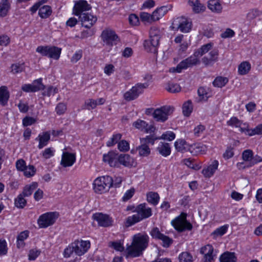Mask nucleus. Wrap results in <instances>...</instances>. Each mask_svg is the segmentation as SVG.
<instances>
[{
  "label": "nucleus",
  "mask_w": 262,
  "mask_h": 262,
  "mask_svg": "<svg viewBox=\"0 0 262 262\" xmlns=\"http://www.w3.org/2000/svg\"><path fill=\"white\" fill-rule=\"evenodd\" d=\"M76 160L75 154L64 152L63 153L60 164L64 167L73 165Z\"/></svg>",
  "instance_id": "obj_21"
},
{
  "label": "nucleus",
  "mask_w": 262,
  "mask_h": 262,
  "mask_svg": "<svg viewBox=\"0 0 262 262\" xmlns=\"http://www.w3.org/2000/svg\"><path fill=\"white\" fill-rule=\"evenodd\" d=\"M67 110V106L63 103H59L55 108L56 112L58 115L63 114Z\"/></svg>",
  "instance_id": "obj_56"
},
{
  "label": "nucleus",
  "mask_w": 262,
  "mask_h": 262,
  "mask_svg": "<svg viewBox=\"0 0 262 262\" xmlns=\"http://www.w3.org/2000/svg\"><path fill=\"white\" fill-rule=\"evenodd\" d=\"M168 11L167 6H164L157 8L152 12L153 21H157L162 17Z\"/></svg>",
  "instance_id": "obj_29"
},
{
  "label": "nucleus",
  "mask_w": 262,
  "mask_h": 262,
  "mask_svg": "<svg viewBox=\"0 0 262 262\" xmlns=\"http://www.w3.org/2000/svg\"><path fill=\"white\" fill-rule=\"evenodd\" d=\"M110 246L118 251H123L124 249L122 244L119 242H113L110 243Z\"/></svg>",
  "instance_id": "obj_63"
},
{
  "label": "nucleus",
  "mask_w": 262,
  "mask_h": 262,
  "mask_svg": "<svg viewBox=\"0 0 262 262\" xmlns=\"http://www.w3.org/2000/svg\"><path fill=\"white\" fill-rule=\"evenodd\" d=\"M40 254V251L37 249H32L29 254V259L30 260H35Z\"/></svg>",
  "instance_id": "obj_62"
},
{
  "label": "nucleus",
  "mask_w": 262,
  "mask_h": 262,
  "mask_svg": "<svg viewBox=\"0 0 262 262\" xmlns=\"http://www.w3.org/2000/svg\"><path fill=\"white\" fill-rule=\"evenodd\" d=\"M133 125L136 128L146 133H154L155 130V127L154 125H149L146 121L140 119H138L134 122L133 123Z\"/></svg>",
  "instance_id": "obj_18"
},
{
  "label": "nucleus",
  "mask_w": 262,
  "mask_h": 262,
  "mask_svg": "<svg viewBox=\"0 0 262 262\" xmlns=\"http://www.w3.org/2000/svg\"><path fill=\"white\" fill-rule=\"evenodd\" d=\"M218 166V161L217 160H214L212 162L211 164L206 168H204L202 170V172L206 178H210L214 174L216 170L217 169Z\"/></svg>",
  "instance_id": "obj_25"
},
{
  "label": "nucleus",
  "mask_w": 262,
  "mask_h": 262,
  "mask_svg": "<svg viewBox=\"0 0 262 262\" xmlns=\"http://www.w3.org/2000/svg\"><path fill=\"white\" fill-rule=\"evenodd\" d=\"M148 85L147 83H138L130 89L133 93V95H136V99L143 92L144 89L147 88Z\"/></svg>",
  "instance_id": "obj_36"
},
{
  "label": "nucleus",
  "mask_w": 262,
  "mask_h": 262,
  "mask_svg": "<svg viewBox=\"0 0 262 262\" xmlns=\"http://www.w3.org/2000/svg\"><path fill=\"white\" fill-rule=\"evenodd\" d=\"M38 184L36 182H33L30 185H26L24 187L22 193H20L25 197L30 196L33 191L37 187Z\"/></svg>",
  "instance_id": "obj_34"
},
{
  "label": "nucleus",
  "mask_w": 262,
  "mask_h": 262,
  "mask_svg": "<svg viewBox=\"0 0 262 262\" xmlns=\"http://www.w3.org/2000/svg\"><path fill=\"white\" fill-rule=\"evenodd\" d=\"M50 139V134L48 132L42 133V134H39L36 140H39V144L38 147L39 149L42 148L46 146Z\"/></svg>",
  "instance_id": "obj_27"
},
{
  "label": "nucleus",
  "mask_w": 262,
  "mask_h": 262,
  "mask_svg": "<svg viewBox=\"0 0 262 262\" xmlns=\"http://www.w3.org/2000/svg\"><path fill=\"white\" fill-rule=\"evenodd\" d=\"M9 98V92L6 86L0 87V103L3 105H5Z\"/></svg>",
  "instance_id": "obj_31"
},
{
  "label": "nucleus",
  "mask_w": 262,
  "mask_h": 262,
  "mask_svg": "<svg viewBox=\"0 0 262 262\" xmlns=\"http://www.w3.org/2000/svg\"><path fill=\"white\" fill-rule=\"evenodd\" d=\"M184 163L188 167L194 170H198L201 168V166L197 164L195 161L190 159H184Z\"/></svg>",
  "instance_id": "obj_47"
},
{
  "label": "nucleus",
  "mask_w": 262,
  "mask_h": 262,
  "mask_svg": "<svg viewBox=\"0 0 262 262\" xmlns=\"http://www.w3.org/2000/svg\"><path fill=\"white\" fill-rule=\"evenodd\" d=\"M135 190L134 188L128 190L124 194L122 200L124 202H126L132 198L134 194L135 193Z\"/></svg>",
  "instance_id": "obj_64"
},
{
  "label": "nucleus",
  "mask_w": 262,
  "mask_h": 262,
  "mask_svg": "<svg viewBox=\"0 0 262 262\" xmlns=\"http://www.w3.org/2000/svg\"><path fill=\"white\" fill-rule=\"evenodd\" d=\"M59 214L57 212H49L41 215L37 220L40 228H46L53 225L58 219Z\"/></svg>",
  "instance_id": "obj_7"
},
{
  "label": "nucleus",
  "mask_w": 262,
  "mask_h": 262,
  "mask_svg": "<svg viewBox=\"0 0 262 262\" xmlns=\"http://www.w3.org/2000/svg\"><path fill=\"white\" fill-rule=\"evenodd\" d=\"M228 228V225H224L221 226L215 229L212 233V234L215 236H222L226 233V232L227 231Z\"/></svg>",
  "instance_id": "obj_52"
},
{
  "label": "nucleus",
  "mask_w": 262,
  "mask_h": 262,
  "mask_svg": "<svg viewBox=\"0 0 262 262\" xmlns=\"http://www.w3.org/2000/svg\"><path fill=\"white\" fill-rule=\"evenodd\" d=\"M23 171L26 177L30 178L34 175L36 172V168L34 166L29 165Z\"/></svg>",
  "instance_id": "obj_46"
},
{
  "label": "nucleus",
  "mask_w": 262,
  "mask_h": 262,
  "mask_svg": "<svg viewBox=\"0 0 262 262\" xmlns=\"http://www.w3.org/2000/svg\"><path fill=\"white\" fill-rule=\"evenodd\" d=\"M171 225L178 232H182L186 230H191L192 225L187 220V214L182 212L180 215L172 220Z\"/></svg>",
  "instance_id": "obj_5"
},
{
  "label": "nucleus",
  "mask_w": 262,
  "mask_h": 262,
  "mask_svg": "<svg viewBox=\"0 0 262 262\" xmlns=\"http://www.w3.org/2000/svg\"><path fill=\"white\" fill-rule=\"evenodd\" d=\"M228 82V79L227 78L220 76L216 77L214 80L213 84L214 86L222 88Z\"/></svg>",
  "instance_id": "obj_43"
},
{
  "label": "nucleus",
  "mask_w": 262,
  "mask_h": 262,
  "mask_svg": "<svg viewBox=\"0 0 262 262\" xmlns=\"http://www.w3.org/2000/svg\"><path fill=\"white\" fill-rule=\"evenodd\" d=\"M94 220L98 222L100 226L107 227L112 226V219L109 215L102 213H97L93 215Z\"/></svg>",
  "instance_id": "obj_15"
},
{
  "label": "nucleus",
  "mask_w": 262,
  "mask_h": 262,
  "mask_svg": "<svg viewBox=\"0 0 262 262\" xmlns=\"http://www.w3.org/2000/svg\"><path fill=\"white\" fill-rule=\"evenodd\" d=\"M118 149L122 151H126L129 150V143L125 140H122L118 143Z\"/></svg>",
  "instance_id": "obj_57"
},
{
  "label": "nucleus",
  "mask_w": 262,
  "mask_h": 262,
  "mask_svg": "<svg viewBox=\"0 0 262 262\" xmlns=\"http://www.w3.org/2000/svg\"><path fill=\"white\" fill-rule=\"evenodd\" d=\"M253 156V151L250 149H247L243 151L242 154V159L244 161H252V157Z\"/></svg>",
  "instance_id": "obj_48"
},
{
  "label": "nucleus",
  "mask_w": 262,
  "mask_h": 262,
  "mask_svg": "<svg viewBox=\"0 0 262 262\" xmlns=\"http://www.w3.org/2000/svg\"><path fill=\"white\" fill-rule=\"evenodd\" d=\"M122 135L120 134H117L115 135H114L110 139V140H108L107 143L106 145L107 146H112L114 145H115L116 143H117L119 140H120L121 138Z\"/></svg>",
  "instance_id": "obj_50"
},
{
  "label": "nucleus",
  "mask_w": 262,
  "mask_h": 262,
  "mask_svg": "<svg viewBox=\"0 0 262 262\" xmlns=\"http://www.w3.org/2000/svg\"><path fill=\"white\" fill-rule=\"evenodd\" d=\"M199 63V60L194 56H190L187 58L182 60L177 66L176 69H173V72L180 73L183 69H186L189 67L195 66Z\"/></svg>",
  "instance_id": "obj_12"
},
{
  "label": "nucleus",
  "mask_w": 262,
  "mask_h": 262,
  "mask_svg": "<svg viewBox=\"0 0 262 262\" xmlns=\"http://www.w3.org/2000/svg\"><path fill=\"white\" fill-rule=\"evenodd\" d=\"M158 137L154 135L146 136L140 139V145L136 148L140 157H147L150 154V146L154 145Z\"/></svg>",
  "instance_id": "obj_4"
},
{
  "label": "nucleus",
  "mask_w": 262,
  "mask_h": 262,
  "mask_svg": "<svg viewBox=\"0 0 262 262\" xmlns=\"http://www.w3.org/2000/svg\"><path fill=\"white\" fill-rule=\"evenodd\" d=\"M36 51L42 56H47L54 59H58L61 51V49L55 46H38Z\"/></svg>",
  "instance_id": "obj_6"
},
{
  "label": "nucleus",
  "mask_w": 262,
  "mask_h": 262,
  "mask_svg": "<svg viewBox=\"0 0 262 262\" xmlns=\"http://www.w3.org/2000/svg\"><path fill=\"white\" fill-rule=\"evenodd\" d=\"M161 36V32L156 27H151L149 31V38L146 40L144 43L145 49L151 53H157L159 40Z\"/></svg>",
  "instance_id": "obj_3"
},
{
  "label": "nucleus",
  "mask_w": 262,
  "mask_h": 262,
  "mask_svg": "<svg viewBox=\"0 0 262 262\" xmlns=\"http://www.w3.org/2000/svg\"><path fill=\"white\" fill-rule=\"evenodd\" d=\"M198 94L199 97V101H207L210 97L209 94L206 92V90L202 87L199 88L198 90Z\"/></svg>",
  "instance_id": "obj_44"
},
{
  "label": "nucleus",
  "mask_w": 262,
  "mask_h": 262,
  "mask_svg": "<svg viewBox=\"0 0 262 262\" xmlns=\"http://www.w3.org/2000/svg\"><path fill=\"white\" fill-rule=\"evenodd\" d=\"M25 196L19 194L14 200L15 206L18 208H24L27 204Z\"/></svg>",
  "instance_id": "obj_40"
},
{
  "label": "nucleus",
  "mask_w": 262,
  "mask_h": 262,
  "mask_svg": "<svg viewBox=\"0 0 262 262\" xmlns=\"http://www.w3.org/2000/svg\"><path fill=\"white\" fill-rule=\"evenodd\" d=\"M91 9V6L86 1L82 0L77 3L74 7V11L76 15L79 16L83 11L89 10Z\"/></svg>",
  "instance_id": "obj_23"
},
{
  "label": "nucleus",
  "mask_w": 262,
  "mask_h": 262,
  "mask_svg": "<svg viewBox=\"0 0 262 262\" xmlns=\"http://www.w3.org/2000/svg\"><path fill=\"white\" fill-rule=\"evenodd\" d=\"M113 181H108L106 183L105 181H94L93 189L95 192L101 194L109 190L113 186Z\"/></svg>",
  "instance_id": "obj_17"
},
{
  "label": "nucleus",
  "mask_w": 262,
  "mask_h": 262,
  "mask_svg": "<svg viewBox=\"0 0 262 262\" xmlns=\"http://www.w3.org/2000/svg\"><path fill=\"white\" fill-rule=\"evenodd\" d=\"M157 150L161 155L165 157L169 156L171 152L170 145L168 143L160 142Z\"/></svg>",
  "instance_id": "obj_28"
},
{
  "label": "nucleus",
  "mask_w": 262,
  "mask_h": 262,
  "mask_svg": "<svg viewBox=\"0 0 262 262\" xmlns=\"http://www.w3.org/2000/svg\"><path fill=\"white\" fill-rule=\"evenodd\" d=\"M57 89L54 88L53 86H50L48 89L42 92V95L43 96H47L50 97L51 95H54L55 94L57 93Z\"/></svg>",
  "instance_id": "obj_58"
},
{
  "label": "nucleus",
  "mask_w": 262,
  "mask_h": 262,
  "mask_svg": "<svg viewBox=\"0 0 262 262\" xmlns=\"http://www.w3.org/2000/svg\"><path fill=\"white\" fill-rule=\"evenodd\" d=\"M133 212L137 213L127 217L126 224L128 226H131L137 223L147 219L152 214L151 208L148 207L145 203L137 205L135 209L133 210Z\"/></svg>",
  "instance_id": "obj_2"
},
{
  "label": "nucleus",
  "mask_w": 262,
  "mask_h": 262,
  "mask_svg": "<svg viewBox=\"0 0 262 262\" xmlns=\"http://www.w3.org/2000/svg\"><path fill=\"white\" fill-rule=\"evenodd\" d=\"M79 18L81 22L82 26L86 28H91L97 20L96 16L88 13L81 14Z\"/></svg>",
  "instance_id": "obj_16"
},
{
  "label": "nucleus",
  "mask_w": 262,
  "mask_h": 262,
  "mask_svg": "<svg viewBox=\"0 0 262 262\" xmlns=\"http://www.w3.org/2000/svg\"><path fill=\"white\" fill-rule=\"evenodd\" d=\"M261 12L257 9L251 10L247 14V17L249 19H253L259 16Z\"/></svg>",
  "instance_id": "obj_53"
},
{
  "label": "nucleus",
  "mask_w": 262,
  "mask_h": 262,
  "mask_svg": "<svg viewBox=\"0 0 262 262\" xmlns=\"http://www.w3.org/2000/svg\"><path fill=\"white\" fill-rule=\"evenodd\" d=\"M11 72L16 74L22 72L24 69V64L16 63L11 66Z\"/></svg>",
  "instance_id": "obj_54"
},
{
  "label": "nucleus",
  "mask_w": 262,
  "mask_h": 262,
  "mask_svg": "<svg viewBox=\"0 0 262 262\" xmlns=\"http://www.w3.org/2000/svg\"><path fill=\"white\" fill-rule=\"evenodd\" d=\"M146 200L149 203L156 206L159 203L160 196L157 192H149L146 194Z\"/></svg>",
  "instance_id": "obj_33"
},
{
  "label": "nucleus",
  "mask_w": 262,
  "mask_h": 262,
  "mask_svg": "<svg viewBox=\"0 0 262 262\" xmlns=\"http://www.w3.org/2000/svg\"><path fill=\"white\" fill-rule=\"evenodd\" d=\"M118 163L127 167H136L137 165V162L133 158L128 154H124L119 156Z\"/></svg>",
  "instance_id": "obj_20"
},
{
  "label": "nucleus",
  "mask_w": 262,
  "mask_h": 262,
  "mask_svg": "<svg viewBox=\"0 0 262 262\" xmlns=\"http://www.w3.org/2000/svg\"><path fill=\"white\" fill-rule=\"evenodd\" d=\"M118 154L114 151H111L103 155V161L107 163L111 167H116L118 164Z\"/></svg>",
  "instance_id": "obj_19"
},
{
  "label": "nucleus",
  "mask_w": 262,
  "mask_h": 262,
  "mask_svg": "<svg viewBox=\"0 0 262 262\" xmlns=\"http://www.w3.org/2000/svg\"><path fill=\"white\" fill-rule=\"evenodd\" d=\"M101 37L103 42L110 47L116 45L120 41L117 34L110 28H106L102 32Z\"/></svg>",
  "instance_id": "obj_8"
},
{
  "label": "nucleus",
  "mask_w": 262,
  "mask_h": 262,
  "mask_svg": "<svg viewBox=\"0 0 262 262\" xmlns=\"http://www.w3.org/2000/svg\"><path fill=\"white\" fill-rule=\"evenodd\" d=\"M251 132L248 133V135L252 136L255 135H260L262 134V123L256 126L254 128L251 129V130H248Z\"/></svg>",
  "instance_id": "obj_59"
},
{
  "label": "nucleus",
  "mask_w": 262,
  "mask_h": 262,
  "mask_svg": "<svg viewBox=\"0 0 262 262\" xmlns=\"http://www.w3.org/2000/svg\"><path fill=\"white\" fill-rule=\"evenodd\" d=\"M166 89L169 92L174 93L180 92L181 88L178 84L170 81L167 83Z\"/></svg>",
  "instance_id": "obj_42"
},
{
  "label": "nucleus",
  "mask_w": 262,
  "mask_h": 262,
  "mask_svg": "<svg viewBox=\"0 0 262 262\" xmlns=\"http://www.w3.org/2000/svg\"><path fill=\"white\" fill-rule=\"evenodd\" d=\"M250 68V64L248 62L244 61L239 65L238 71L240 75H245L249 71Z\"/></svg>",
  "instance_id": "obj_39"
},
{
  "label": "nucleus",
  "mask_w": 262,
  "mask_h": 262,
  "mask_svg": "<svg viewBox=\"0 0 262 262\" xmlns=\"http://www.w3.org/2000/svg\"><path fill=\"white\" fill-rule=\"evenodd\" d=\"M45 86L42 83V79L39 78L33 81L32 84H26L22 86L21 89L25 92H36L43 90Z\"/></svg>",
  "instance_id": "obj_13"
},
{
  "label": "nucleus",
  "mask_w": 262,
  "mask_h": 262,
  "mask_svg": "<svg viewBox=\"0 0 262 262\" xmlns=\"http://www.w3.org/2000/svg\"><path fill=\"white\" fill-rule=\"evenodd\" d=\"M187 143L183 139H179L174 143V146L178 151L184 152L187 148Z\"/></svg>",
  "instance_id": "obj_41"
},
{
  "label": "nucleus",
  "mask_w": 262,
  "mask_h": 262,
  "mask_svg": "<svg viewBox=\"0 0 262 262\" xmlns=\"http://www.w3.org/2000/svg\"><path fill=\"white\" fill-rule=\"evenodd\" d=\"M173 111L174 107L169 105H165L156 108L154 110V118L156 121L164 122Z\"/></svg>",
  "instance_id": "obj_10"
},
{
  "label": "nucleus",
  "mask_w": 262,
  "mask_h": 262,
  "mask_svg": "<svg viewBox=\"0 0 262 262\" xmlns=\"http://www.w3.org/2000/svg\"><path fill=\"white\" fill-rule=\"evenodd\" d=\"M96 106L97 100L93 99H88L85 101L84 104L83 105V108L91 110L94 109Z\"/></svg>",
  "instance_id": "obj_45"
},
{
  "label": "nucleus",
  "mask_w": 262,
  "mask_h": 262,
  "mask_svg": "<svg viewBox=\"0 0 262 262\" xmlns=\"http://www.w3.org/2000/svg\"><path fill=\"white\" fill-rule=\"evenodd\" d=\"M183 113L185 116L188 117L193 110V105L191 100H188L183 105Z\"/></svg>",
  "instance_id": "obj_38"
},
{
  "label": "nucleus",
  "mask_w": 262,
  "mask_h": 262,
  "mask_svg": "<svg viewBox=\"0 0 262 262\" xmlns=\"http://www.w3.org/2000/svg\"><path fill=\"white\" fill-rule=\"evenodd\" d=\"M188 4L195 13H199L205 10V6L199 0H188Z\"/></svg>",
  "instance_id": "obj_26"
},
{
  "label": "nucleus",
  "mask_w": 262,
  "mask_h": 262,
  "mask_svg": "<svg viewBox=\"0 0 262 262\" xmlns=\"http://www.w3.org/2000/svg\"><path fill=\"white\" fill-rule=\"evenodd\" d=\"M192 24L191 21L183 16L175 18L172 23L171 28L173 30H179L183 33H188L191 30Z\"/></svg>",
  "instance_id": "obj_9"
},
{
  "label": "nucleus",
  "mask_w": 262,
  "mask_h": 262,
  "mask_svg": "<svg viewBox=\"0 0 262 262\" xmlns=\"http://www.w3.org/2000/svg\"><path fill=\"white\" fill-rule=\"evenodd\" d=\"M175 137V134L173 132L168 131L163 134L160 137L158 138V139H163L170 141L173 140Z\"/></svg>",
  "instance_id": "obj_51"
},
{
  "label": "nucleus",
  "mask_w": 262,
  "mask_h": 262,
  "mask_svg": "<svg viewBox=\"0 0 262 262\" xmlns=\"http://www.w3.org/2000/svg\"><path fill=\"white\" fill-rule=\"evenodd\" d=\"M149 241V236L146 234L138 233L134 235L131 244L126 248V257L141 256L148 246Z\"/></svg>",
  "instance_id": "obj_1"
},
{
  "label": "nucleus",
  "mask_w": 262,
  "mask_h": 262,
  "mask_svg": "<svg viewBox=\"0 0 262 262\" xmlns=\"http://www.w3.org/2000/svg\"><path fill=\"white\" fill-rule=\"evenodd\" d=\"M10 8V5L8 0H2L0 2V16L5 17L7 15Z\"/></svg>",
  "instance_id": "obj_35"
},
{
  "label": "nucleus",
  "mask_w": 262,
  "mask_h": 262,
  "mask_svg": "<svg viewBox=\"0 0 262 262\" xmlns=\"http://www.w3.org/2000/svg\"><path fill=\"white\" fill-rule=\"evenodd\" d=\"M180 262H192V256L187 252H182L179 257Z\"/></svg>",
  "instance_id": "obj_49"
},
{
  "label": "nucleus",
  "mask_w": 262,
  "mask_h": 262,
  "mask_svg": "<svg viewBox=\"0 0 262 262\" xmlns=\"http://www.w3.org/2000/svg\"><path fill=\"white\" fill-rule=\"evenodd\" d=\"M52 13L51 7L48 5H45L39 9L38 14L43 18L48 17Z\"/></svg>",
  "instance_id": "obj_37"
},
{
  "label": "nucleus",
  "mask_w": 262,
  "mask_h": 262,
  "mask_svg": "<svg viewBox=\"0 0 262 262\" xmlns=\"http://www.w3.org/2000/svg\"><path fill=\"white\" fill-rule=\"evenodd\" d=\"M76 254L81 256L87 252L90 248V242L85 241H76L72 243Z\"/></svg>",
  "instance_id": "obj_14"
},
{
  "label": "nucleus",
  "mask_w": 262,
  "mask_h": 262,
  "mask_svg": "<svg viewBox=\"0 0 262 262\" xmlns=\"http://www.w3.org/2000/svg\"><path fill=\"white\" fill-rule=\"evenodd\" d=\"M234 155L233 148L231 146L228 147L223 154V157L225 159H229L232 158Z\"/></svg>",
  "instance_id": "obj_61"
},
{
  "label": "nucleus",
  "mask_w": 262,
  "mask_h": 262,
  "mask_svg": "<svg viewBox=\"0 0 262 262\" xmlns=\"http://www.w3.org/2000/svg\"><path fill=\"white\" fill-rule=\"evenodd\" d=\"M74 252H75V249L72 243L64 249L63 256L66 258L69 257Z\"/></svg>",
  "instance_id": "obj_60"
},
{
  "label": "nucleus",
  "mask_w": 262,
  "mask_h": 262,
  "mask_svg": "<svg viewBox=\"0 0 262 262\" xmlns=\"http://www.w3.org/2000/svg\"><path fill=\"white\" fill-rule=\"evenodd\" d=\"M208 8L213 12L219 13L221 12L222 7L217 0H210L208 4Z\"/></svg>",
  "instance_id": "obj_32"
},
{
  "label": "nucleus",
  "mask_w": 262,
  "mask_h": 262,
  "mask_svg": "<svg viewBox=\"0 0 262 262\" xmlns=\"http://www.w3.org/2000/svg\"><path fill=\"white\" fill-rule=\"evenodd\" d=\"M237 258L234 252L226 251L220 257V262H236Z\"/></svg>",
  "instance_id": "obj_30"
},
{
  "label": "nucleus",
  "mask_w": 262,
  "mask_h": 262,
  "mask_svg": "<svg viewBox=\"0 0 262 262\" xmlns=\"http://www.w3.org/2000/svg\"><path fill=\"white\" fill-rule=\"evenodd\" d=\"M208 56H204L202 59V62L206 66H212L214 62L218 60L219 51L214 49L211 51Z\"/></svg>",
  "instance_id": "obj_22"
},
{
  "label": "nucleus",
  "mask_w": 262,
  "mask_h": 262,
  "mask_svg": "<svg viewBox=\"0 0 262 262\" xmlns=\"http://www.w3.org/2000/svg\"><path fill=\"white\" fill-rule=\"evenodd\" d=\"M213 248L211 245H207L201 248L200 253L204 254L205 262H211L213 258L212 254Z\"/></svg>",
  "instance_id": "obj_24"
},
{
  "label": "nucleus",
  "mask_w": 262,
  "mask_h": 262,
  "mask_svg": "<svg viewBox=\"0 0 262 262\" xmlns=\"http://www.w3.org/2000/svg\"><path fill=\"white\" fill-rule=\"evenodd\" d=\"M7 252L8 248L6 241L0 239V256L6 255Z\"/></svg>",
  "instance_id": "obj_55"
},
{
  "label": "nucleus",
  "mask_w": 262,
  "mask_h": 262,
  "mask_svg": "<svg viewBox=\"0 0 262 262\" xmlns=\"http://www.w3.org/2000/svg\"><path fill=\"white\" fill-rule=\"evenodd\" d=\"M150 234L153 238L162 241L161 245L164 248H169L173 243L172 238L162 233L158 227L153 228Z\"/></svg>",
  "instance_id": "obj_11"
}]
</instances>
